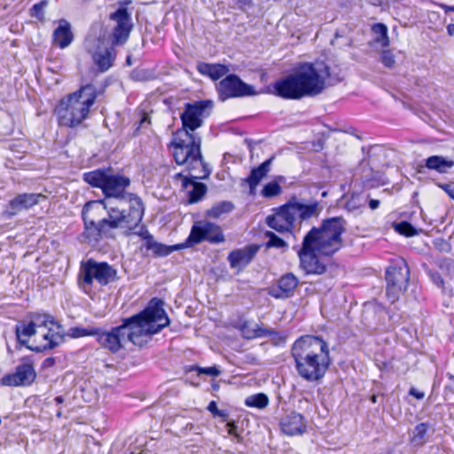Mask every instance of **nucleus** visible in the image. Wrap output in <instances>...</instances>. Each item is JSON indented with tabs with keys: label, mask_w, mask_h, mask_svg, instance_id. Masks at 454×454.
Here are the masks:
<instances>
[{
	"label": "nucleus",
	"mask_w": 454,
	"mask_h": 454,
	"mask_svg": "<svg viewBox=\"0 0 454 454\" xmlns=\"http://www.w3.org/2000/svg\"><path fill=\"white\" fill-rule=\"evenodd\" d=\"M163 305L160 298L153 297L143 310L122 318L120 325L110 330L98 327L97 342L112 354L118 353L123 348L125 337L135 346L144 347L147 343L144 337H152L170 325Z\"/></svg>",
	"instance_id": "1"
},
{
	"label": "nucleus",
	"mask_w": 454,
	"mask_h": 454,
	"mask_svg": "<svg viewBox=\"0 0 454 454\" xmlns=\"http://www.w3.org/2000/svg\"><path fill=\"white\" fill-rule=\"evenodd\" d=\"M347 222L342 216L322 220L304 236L297 252L300 268L305 275H323L333 265L331 258L344 246L342 239Z\"/></svg>",
	"instance_id": "2"
},
{
	"label": "nucleus",
	"mask_w": 454,
	"mask_h": 454,
	"mask_svg": "<svg viewBox=\"0 0 454 454\" xmlns=\"http://www.w3.org/2000/svg\"><path fill=\"white\" fill-rule=\"evenodd\" d=\"M125 202L119 201L116 205H111L104 200L102 205L104 211L107 213L108 225L113 230L121 229L124 236L137 235L144 243L141 249L151 251L153 257H165L174 251L182 249L184 244L167 246L156 241L145 224H141L145 215L144 203L135 194L126 195Z\"/></svg>",
	"instance_id": "3"
},
{
	"label": "nucleus",
	"mask_w": 454,
	"mask_h": 454,
	"mask_svg": "<svg viewBox=\"0 0 454 454\" xmlns=\"http://www.w3.org/2000/svg\"><path fill=\"white\" fill-rule=\"evenodd\" d=\"M290 352L297 375L309 383L321 382L333 364L329 344L321 336H300Z\"/></svg>",
	"instance_id": "4"
},
{
	"label": "nucleus",
	"mask_w": 454,
	"mask_h": 454,
	"mask_svg": "<svg viewBox=\"0 0 454 454\" xmlns=\"http://www.w3.org/2000/svg\"><path fill=\"white\" fill-rule=\"evenodd\" d=\"M214 107L211 99H200L192 103H185L180 120L184 130L189 135L190 141L185 144L180 140L173 142V157L177 165H184L191 173L200 166H203V157L200 151V138L191 132L200 128L204 120L210 116Z\"/></svg>",
	"instance_id": "5"
},
{
	"label": "nucleus",
	"mask_w": 454,
	"mask_h": 454,
	"mask_svg": "<svg viewBox=\"0 0 454 454\" xmlns=\"http://www.w3.org/2000/svg\"><path fill=\"white\" fill-rule=\"evenodd\" d=\"M321 211L318 201L304 204L293 196L283 205L271 208V213L265 218V224L280 234L293 233L297 222L301 224L312 217H318Z\"/></svg>",
	"instance_id": "6"
},
{
	"label": "nucleus",
	"mask_w": 454,
	"mask_h": 454,
	"mask_svg": "<svg viewBox=\"0 0 454 454\" xmlns=\"http://www.w3.org/2000/svg\"><path fill=\"white\" fill-rule=\"evenodd\" d=\"M92 88L79 87L76 91L59 100L53 114L59 127L76 128L89 117L97 98V93Z\"/></svg>",
	"instance_id": "7"
},
{
	"label": "nucleus",
	"mask_w": 454,
	"mask_h": 454,
	"mask_svg": "<svg viewBox=\"0 0 454 454\" xmlns=\"http://www.w3.org/2000/svg\"><path fill=\"white\" fill-rule=\"evenodd\" d=\"M121 279L118 270L107 262L89 258L82 261L77 274L79 289L90 298L96 295V286L106 287Z\"/></svg>",
	"instance_id": "8"
},
{
	"label": "nucleus",
	"mask_w": 454,
	"mask_h": 454,
	"mask_svg": "<svg viewBox=\"0 0 454 454\" xmlns=\"http://www.w3.org/2000/svg\"><path fill=\"white\" fill-rule=\"evenodd\" d=\"M102 205H104V200H91L87 202L82 210L84 225L82 237L89 245H98L104 238H114L112 233L113 229L108 225L107 217L96 221L104 212Z\"/></svg>",
	"instance_id": "9"
},
{
	"label": "nucleus",
	"mask_w": 454,
	"mask_h": 454,
	"mask_svg": "<svg viewBox=\"0 0 454 454\" xmlns=\"http://www.w3.org/2000/svg\"><path fill=\"white\" fill-rule=\"evenodd\" d=\"M410 281V268L403 257L394 258L386 270V294L390 303H395L404 294Z\"/></svg>",
	"instance_id": "10"
},
{
	"label": "nucleus",
	"mask_w": 454,
	"mask_h": 454,
	"mask_svg": "<svg viewBox=\"0 0 454 454\" xmlns=\"http://www.w3.org/2000/svg\"><path fill=\"white\" fill-rule=\"evenodd\" d=\"M328 74V67L324 62L301 63L294 69L292 74L277 81L273 85H323Z\"/></svg>",
	"instance_id": "11"
},
{
	"label": "nucleus",
	"mask_w": 454,
	"mask_h": 454,
	"mask_svg": "<svg viewBox=\"0 0 454 454\" xmlns=\"http://www.w3.org/2000/svg\"><path fill=\"white\" fill-rule=\"evenodd\" d=\"M39 328L35 340V346H27V348L35 352L53 349L62 339L61 325L50 314H38Z\"/></svg>",
	"instance_id": "12"
},
{
	"label": "nucleus",
	"mask_w": 454,
	"mask_h": 454,
	"mask_svg": "<svg viewBox=\"0 0 454 454\" xmlns=\"http://www.w3.org/2000/svg\"><path fill=\"white\" fill-rule=\"evenodd\" d=\"M84 45L99 72L105 73L114 66L116 51L114 47L107 46L104 38L90 35L86 37Z\"/></svg>",
	"instance_id": "13"
},
{
	"label": "nucleus",
	"mask_w": 454,
	"mask_h": 454,
	"mask_svg": "<svg viewBox=\"0 0 454 454\" xmlns=\"http://www.w3.org/2000/svg\"><path fill=\"white\" fill-rule=\"evenodd\" d=\"M36 377L34 356H24L20 359L13 372L1 378L0 384L6 387H29L35 381Z\"/></svg>",
	"instance_id": "14"
},
{
	"label": "nucleus",
	"mask_w": 454,
	"mask_h": 454,
	"mask_svg": "<svg viewBox=\"0 0 454 454\" xmlns=\"http://www.w3.org/2000/svg\"><path fill=\"white\" fill-rule=\"evenodd\" d=\"M110 18L117 23L112 34V46L121 45L126 43L132 29L130 16L127 9L120 8Z\"/></svg>",
	"instance_id": "15"
},
{
	"label": "nucleus",
	"mask_w": 454,
	"mask_h": 454,
	"mask_svg": "<svg viewBox=\"0 0 454 454\" xmlns=\"http://www.w3.org/2000/svg\"><path fill=\"white\" fill-rule=\"evenodd\" d=\"M299 284V278L294 273H285L268 289V294L278 300L291 298L294 295Z\"/></svg>",
	"instance_id": "16"
},
{
	"label": "nucleus",
	"mask_w": 454,
	"mask_h": 454,
	"mask_svg": "<svg viewBox=\"0 0 454 454\" xmlns=\"http://www.w3.org/2000/svg\"><path fill=\"white\" fill-rule=\"evenodd\" d=\"M325 87H270L263 94H272L284 99H301L305 97H315Z\"/></svg>",
	"instance_id": "17"
},
{
	"label": "nucleus",
	"mask_w": 454,
	"mask_h": 454,
	"mask_svg": "<svg viewBox=\"0 0 454 454\" xmlns=\"http://www.w3.org/2000/svg\"><path fill=\"white\" fill-rule=\"evenodd\" d=\"M130 184L129 177L121 175H108L106 184L104 189L106 198H114L119 201L126 200V195L131 194L126 192V188Z\"/></svg>",
	"instance_id": "18"
},
{
	"label": "nucleus",
	"mask_w": 454,
	"mask_h": 454,
	"mask_svg": "<svg viewBox=\"0 0 454 454\" xmlns=\"http://www.w3.org/2000/svg\"><path fill=\"white\" fill-rule=\"evenodd\" d=\"M258 250L257 245H248L231 251L227 256L231 268L239 271L244 270L253 261Z\"/></svg>",
	"instance_id": "19"
},
{
	"label": "nucleus",
	"mask_w": 454,
	"mask_h": 454,
	"mask_svg": "<svg viewBox=\"0 0 454 454\" xmlns=\"http://www.w3.org/2000/svg\"><path fill=\"white\" fill-rule=\"evenodd\" d=\"M205 176H195L192 175L184 176L183 173H177L175 175V179H180L182 181V188L187 189L189 186H192V189L188 192V203L195 204L201 200L206 195L207 187L204 183L197 182L196 179H201Z\"/></svg>",
	"instance_id": "20"
},
{
	"label": "nucleus",
	"mask_w": 454,
	"mask_h": 454,
	"mask_svg": "<svg viewBox=\"0 0 454 454\" xmlns=\"http://www.w3.org/2000/svg\"><path fill=\"white\" fill-rule=\"evenodd\" d=\"M43 193H21L12 199L8 203V215L10 216L17 215L22 210H27L37 204L42 200H46Z\"/></svg>",
	"instance_id": "21"
},
{
	"label": "nucleus",
	"mask_w": 454,
	"mask_h": 454,
	"mask_svg": "<svg viewBox=\"0 0 454 454\" xmlns=\"http://www.w3.org/2000/svg\"><path fill=\"white\" fill-rule=\"evenodd\" d=\"M279 425L281 431L288 436L302 434L307 429L304 416L296 411H291L283 417Z\"/></svg>",
	"instance_id": "22"
},
{
	"label": "nucleus",
	"mask_w": 454,
	"mask_h": 454,
	"mask_svg": "<svg viewBox=\"0 0 454 454\" xmlns=\"http://www.w3.org/2000/svg\"><path fill=\"white\" fill-rule=\"evenodd\" d=\"M218 98L221 101H225L231 98L252 97L263 94L270 87H217Z\"/></svg>",
	"instance_id": "23"
},
{
	"label": "nucleus",
	"mask_w": 454,
	"mask_h": 454,
	"mask_svg": "<svg viewBox=\"0 0 454 454\" xmlns=\"http://www.w3.org/2000/svg\"><path fill=\"white\" fill-rule=\"evenodd\" d=\"M38 328V314L34 316V321H30L27 324L20 323L16 325L15 333L18 340L26 348H27V346H30L28 344L29 339L32 336H37Z\"/></svg>",
	"instance_id": "24"
},
{
	"label": "nucleus",
	"mask_w": 454,
	"mask_h": 454,
	"mask_svg": "<svg viewBox=\"0 0 454 454\" xmlns=\"http://www.w3.org/2000/svg\"><path fill=\"white\" fill-rule=\"evenodd\" d=\"M53 42L61 49L67 48L74 40L71 25L66 20H60L59 27L53 32Z\"/></svg>",
	"instance_id": "25"
},
{
	"label": "nucleus",
	"mask_w": 454,
	"mask_h": 454,
	"mask_svg": "<svg viewBox=\"0 0 454 454\" xmlns=\"http://www.w3.org/2000/svg\"><path fill=\"white\" fill-rule=\"evenodd\" d=\"M372 35L369 43L372 47L385 49L389 46V37L387 27L383 23H375L371 27Z\"/></svg>",
	"instance_id": "26"
},
{
	"label": "nucleus",
	"mask_w": 454,
	"mask_h": 454,
	"mask_svg": "<svg viewBox=\"0 0 454 454\" xmlns=\"http://www.w3.org/2000/svg\"><path fill=\"white\" fill-rule=\"evenodd\" d=\"M198 71L211 78L212 81H217L230 72V67L223 64H210L200 62L197 66Z\"/></svg>",
	"instance_id": "27"
},
{
	"label": "nucleus",
	"mask_w": 454,
	"mask_h": 454,
	"mask_svg": "<svg viewBox=\"0 0 454 454\" xmlns=\"http://www.w3.org/2000/svg\"><path fill=\"white\" fill-rule=\"evenodd\" d=\"M272 157L262 162L258 167L254 168L249 176L245 179L251 191L254 190L261 180L270 172V166Z\"/></svg>",
	"instance_id": "28"
},
{
	"label": "nucleus",
	"mask_w": 454,
	"mask_h": 454,
	"mask_svg": "<svg viewBox=\"0 0 454 454\" xmlns=\"http://www.w3.org/2000/svg\"><path fill=\"white\" fill-rule=\"evenodd\" d=\"M207 221L200 222V223H195L192 226L190 234L184 243V247H187L192 245H197L203 241H207Z\"/></svg>",
	"instance_id": "29"
},
{
	"label": "nucleus",
	"mask_w": 454,
	"mask_h": 454,
	"mask_svg": "<svg viewBox=\"0 0 454 454\" xmlns=\"http://www.w3.org/2000/svg\"><path fill=\"white\" fill-rule=\"evenodd\" d=\"M107 177V171L104 168L94 169L83 174V180L90 186L101 189L102 192L106 187Z\"/></svg>",
	"instance_id": "30"
},
{
	"label": "nucleus",
	"mask_w": 454,
	"mask_h": 454,
	"mask_svg": "<svg viewBox=\"0 0 454 454\" xmlns=\"http://www.w3.org/2000/svg\"><path fill=\"white\" fill-rule=\"evenodd\" d=\"M453 166L454 160L440 155L430 156L425 160V167L427 169L434 170L441 174L447 173Z\"/></svg>",
	"instance_id": "31"
},
{
	"label": "nucleus",
	"mask_w": 454,
	"mask_h": 454,
	"mask_svg": "<svg viewBox=\"0 0 454 454\" xmlns=\"http://www.w3.org/2000/svg\"><path fill=\"white\" fill-rule=\"evenodd\" d=\"M429 427L430 426L427 422L419 423L410 436V443L415 447L424 446L427 442V434Z\"/></svg>",
	"instance_id": "32"
},
{
	"label": "nucleus",
	"mask_w": 454,
	"mask_h": 454,
	"mask_svg": "<svg viewBox=\"0 0 454 454\" xmlns=\"http://www.w3.org/2000/svg\"><path fill=\"white\" fill-rule=\"evenodd\" d=\"M207 242L210 244H221L225 241V236L221 226L207 221Z\"/></svg>",
	"instance_id": "33"
},
{
	"label": "nucleus",
	"mask_w": 454,
	"mask_h": 454,
	"mask_svg": "<svg viewBox=\"0 0 454 454\" xmlns=\"http://www.w3.org/2000/svg\"><path fill=\"white\" fill-rule=\"evenodd\" d=\"M234 205L231 201L223 200L215 203L207 210V215L212 218H218L223 214L230 213L233 210Z\"/></svg>",
	"instance_id": "34"
},
{
	"label": "nucleus",
	"mask_w": 454,
	"mask_h": 454,
	"mask_svg": "<svg viewBox=\"0 0 454 454\" xmlns=\"http://www.w3.org/2000/svg\"><path fill=\"white\" fill-rule=\"evenodd\" d=\"M245 404L247 407H253L257 409H264L269 404V398L267 395L263 393H258L248 396L245 400Z\"/></svg>",
	"instance_id": "35"
},
{
	"label": "nucleus",
	"mask_w": 454,
	"mask_h": 454,
	"mask_svg": "<svg viewBox=\"0 0 454 454\" xmlns=\"http://www.w3.org/2000/svg\"><path fill=\"white\" fill-rule=\"evenodd\" d=\"M98 333V327L84 328L82 326H74L70 328L69 336L74 339L93 336L96 338Z\"/></svg>",
	"instance_id": "36"
},
{
	"label": "nucleus",
	"mask_w": 454,
	"mask_h": 454,
	"mask_svg": "<svg viewBox=\"0 0 454 454\" xmlns=\"http://www.w3.org/2000/svg\"><path fill=\"white\" fill-rule=\"evenodd\" d=\"M395 229L398 233L407 238L414 237L419 233V231L407 221H402L398 223L395 224Z\"/></svg>",
	"instance_id": "37"
},
{
	"label": "nucleus",
	"mask_w": 454,
	"mask_h": 454,
	"mask_svg": "<svg viewBox=\"0 0 454 454\" xmlns=\"http://www.w3.org/2000/svg\"><path fill=\"white\" fill-rule=\"evenodd\" d=\"M261 192L264 198H273L278 196L282 192V188L277 181H272L267 183Z\"/></svg>",
	"instance_id": "38"
},
{
	"label": "nucleus",
	"mask_w": 454,
	"mask_h": 454,
	"mask_svg": "<svg viewBox=\"0 0 454 454\" xmlns=\"http://www.w3.org/2000/svg\"><path fill=\"white\" fill-rule=\"evenodd\" d=\"M265 237L269 239L266 242V247H276V248H285L287 247V243L280 237H278L276 233L270 231H267L265 232Z\"/></svg>",
	"instance_id": "39"
},
{
	"label": "nucleus",
	"mask_w": 454,
	"mask_h": 454,
	"mask_svg": "<svg viewBox=\"0 0 454 454\" xmlns=\"http://www.w3.org/2000/svg\"><path fill=\"white\" fill-rule=\"evenodd\" d=\"M48 5L47 0H42L37 4H35L29 10L31 17L37 19L39 21L43 22L45 20L44 10Z\"/></svg>",
	"instance_id": "40"
},
{
	"label": "nucleus",
	"mask_w": 454,
	"mask_h": 454,
	"mask_svg": "<svg viewBox=\"0 0 454 454\" xmlns=\"http://www.w3.org/2000/svg\"><path fill=\"white\" fill-rule=\"evenodd\" d=\"M227 433L232 437V440L237 443H243L244 437L241 435L238 429L237 423L234 420L227 421L226 423Z\"/></svg>",
	"instance_id": "41"
},
{
	"label": "nucleus",
	"mask_w": 454,
	"mask_h": 454,
	"mask_svg": "<svg viewBox=\"0 0 454 454\" xmlns=\"http://www.w3.org/2000/svg\"><path fill=\"white\" fill-rule=\"evenodd\" d=\"M278 333L273 329L265 328L262 325H256L254 328H253V339L262 338V337H271L277 336Z\"/></svg>",
	"instance_id": "42"
},
{
	"label": "nucleus",
	"mask_w": 454,
	"mask_h": 454,
	"mask_svg": "<svg viewBox=\"0 0 454 454\" xmlns=\"http://www.w3.org/2000/svg\"><path fill=\"white\" fill-rule=\"evenodd\" d=\"M190 371L196 372L198 374H207L213 377H217L221 374V371L215 365L209 367H200L198 365H194L190 368Z\"/></svg>",
	"instance_id": "43"
},
{
	"label": "nucleus",
	"mask_w": 454,
	"mask_h": 454,
	"mask_svg": "<svg viewBox=\"0 0 454 454\" xmlns=\"http://www.w3.org/2000/svg\"><path fill=\"white\" fill-rule=\"evenodd\" d=\"M218 85H248L240 80L236 74H228Z\"/></svg>",
	"instance_id": "44"
},
{
	"label": "nucleus",
	"mask_w": 454,
	"mask_h": 454,
	"mask_svg": "<svg viewBox=\"0 0 454 454\" xmlns=\"http://www.w3.org/2000/svg\"><path fill=\"white\" fill-rule=\"evenodd\" d=\"M235 327L240 331L245 339L253 340V328L249 326V323L247 321H243L240 325H235Z\"/></svg>",
	"instance_id": "45"
},
{
	"label": "nucleus",
	"mask_w": 454,
	"mask_h": 454,
	"mask_svg": "<svg viewBox=\"0 0 454 454\" xmlns=\"http://www.w3.org/2000/svg\"><path fill=\"white\" fill-rule=\"evenodd\" d=\"M381 61L387 67H394L395 60V56L391 51H383L381 55Z\"/></svg>",
	"instance_id": "46"
},
{
	"label": "nucleus",
	"mask_w": 454,
	"mask_h": 454,
	"mask_svg": "<svg viewBox=\"0 0 454 454\" xmlns=\"http://www.w3.org/2000/svg\"><path fill=\"white\" fill-rule=\"evenodd\" d=\"M428 275L434 285H436L438 287L442 288V290L445 288L444 279L439 272L429 271Z\"/></svg>",
	"instance_id": "47"
},
{
	"label": "nucleus",
	"mask_w": 454,
	"mask_h": 454,
	"mask_svg": "<svg viewBox=\"0 0 454 454\" xmlns=\"http://www.w3.org/2000/svg\"><path fill=\"white\" fill-rule=\"evenodd\" d=\"M145 122H147L148 124L151 123L148 114L146 113H144L142 117L140 118L139 121L135 123L136 128H135L134 135H137L139 133L140 129L142 128L143 124Z\"/></svg>",
	"instance_id": "48"
},
{
	"label": "nucleus",
	"mask_w": 454,
	"mask_h": 454,
	"mask_svg": "<svg viewBox=\"0 0 454 454\" xmlns=\"http://www.w3.org/2000/svg\"><path fill=\"white\" fill-rule=\"evenodd\" d=\"M55 364H56V358L53 356H49L42 362L41 368L43 370L48 369V368L53 367L55 365Z\"/></svg>",
	"instance_id": "49"
},
{
	"label": "nucleus",
	"mask_w": 454,
	"mask_h": 454,
	"mask_svg": "<svg viewBox=\"0 0 454 454\" xmlns=\"http://www.w3.org/2000/svg\"><path fill=\"white\" fill-rule=\"evenodd\" d=\"M207 410L212 414L214 418H216V414L220 411L217 407V403L215 401H211L208 403Z\"/></svg>",
	"instance_id": "50"
},
{
	"label": "nucleus",
	"mask_w": 454,
	"mask_h": 454,
	"mask_svg": "<svg viewBox=\"0 0 454 454\" xmlns=\"http://www.w3.org/2000/svg\"><path fill=\"white\" fill-rule=\"evenodd\" d=\"M409 395L415 397L418 400H421L425 397V393L422 391L417 390L415 387H411L409 390Z\"/></svg>",
	"instance_id": "51"
},
{
	"label": "nucleus",
	"mask_w": 454,
	"mask_h": 454,
	"mask_svg": "<svg viewBox=\"0 0 454 454\" xmlns=\"http://www.w3.org/2000/svg\"><path fill=\"white\" fill-rule=\"evenodd\" d=\"M446 193L454 200V184H447L443 186Z\"/></svg>",
	"instance_id": "52"
},
{
	"label": "nucleus",
	"mask_w": 454,
	"mask_h": 454,
	"mask_svg": "<svg viewBox=\"0 0 454 454\" xmlns=\"http://www.w3.org/2000/svg\"><path fill=\"white\" fill-rule=\"evenodd\" d=\"M216 417L221 418L222 421L225 422L228 419L229 413L225 410H220L218 413L216 414Z\"/></svg>",
	"instance_id": "53"
},
{
	"label": "nucleus",
	"mask_w": 454,
	"mask_h": 454,
	"mask_svg": "<svg viewBox=\"0 0 454 454\" xmlns=\"http://www.w3.org/2000/svg\"><path fill=\"white\" fill-rule=\"evenodd\" d=\"M370 3L375 6H380L383 4H388L391 0H369Z\"/></svg>",
	"instance_id": "54"
},
{
	"label": "nucleus",
	"mask_w": 454,
	"mask_h": 454,
	"mask_svg": "<svg viewBox=\"0 0 454 454\" xmlns=\"http://www.w3.org/2000/svg\"><path fill=\"white\" fill-rule=\"evenodd\" d=\"M380 206V200L372 199L369 200V207L371 209L374 210L378 208Z\"/></svg>",
	"instance_id": "55"
},
{
	"label": "nucleus",
	"mask_w": 454,
	"mask_h": 454,
	"mask_svg": "<svg viewBox=\"0 0 454 454\" xmlns=\"http://www.w3.org/2000/svg\"><path fill=\"white\" fill-rule=\"evenodd\" d=\"M439 245L441 246L440 250L442 251L448 252L450 250V245L443 240H441Z\"/></svg>",
	"instance_id": "56"
},
{
	"label": "nucleus",
	"mask_w": 454,
	"mask_h": 454,
	"mask_svg": "<svg viewBox=\"0 0 454 454\" xmlns=\"http://www.w3.org/2000/svg\"><path fill=\"white\" fill-rule=\"evenodd\" d=\"M353 45V40L351 38H346L345 42L341 44V46H352Z\"/></svg>",
	"instance_id": "57"
},
{
	"label": "nucleus",
	"mask_w": 454,
	"mask_h": 454,
	"mask_svg": "<svg viewBox=\"0 0 454 454\" xmlns=\"http://www.w3.org/2000/svg\"><path fill=\"white\" fill-rule=\"evenodd\" d=\"M54 402L56 403V404H61L64 402V398L61 395L56 396L54 398Z\"/></svg>",
	"instance_id": "58"
},
{
	"label": "nucleus",
	"mask_w": 454,
	"mask_h": 454,
	"mask_svg": "<svg viewBox=\"0 0 454 454\" xmlns=\"http://www.w3.org/2000/svg\"><path fill=\"white\" fill-rule=\"evenodd\" d=\"M447 30L450 35H454V24L448 25Z\"/></svg>",
	"instance_id": "59"
},
{
	"label": "nucleus",
	"mask_w": 454,
	"mask_h": 454,
	"mask_svg": "<svg viewBox=\"0 0 454 454\" xmlns=\"http://www.w3.org/2000/svg\"><path fill=\"white\" fill-rule=\"evenodd\" d=\"M339 37H341V36L340 35L339 32H336V33H335V38H334V40L332 42V43H333V45L337 44V40H338V38H339Z\"/></svg>",
	"instance_id": "60"
},
{
	"label": "nucleus",
	"mask_w": 454,
	"mask_h": 454,
	"mask_svg": "<svg viewBox=\"0 0 454 454\" xmlns=\"http://www.w3.org/2000/svg\"><path fill=\"white\" fill-rule=\"evenodd\" d=\"M377 399H378V396L376 395H372L370 398L371 402L372 403H377Z\"/></svg>",
	"instance_id": "61"
},
{
	"label": "nucleus",
	"mask_w": 454,
	"mask_h": 454,
	"mask_svg": "<svg viewBox=\"0 0 454 454\" xmlns=\"http://www.w3.org/2000/svg\"><path fill=\"white\" fill-rule=\"evenodd\" d=\"M212 387H213L214 390L217 391L219 389V385L218 384H213Z\"/></svg>",
	"instance_id": "62"
},
{
	"label": "nucleus",
	"mask_w": 454,
	"mask_h": 454,
	"mask_svg": "<svg viewBox=\"0 0 454 454\" xmlns=\"http://www.w3.org/2000/svg\"><path fill=\"white\" fill-rule=\"evenodd\" d=\"M56 416H57L58 418H61V417H62V411H61L60 410H59V411H57V413H56Z\"/></svg>",
	"instance_id": "63"
},
{
	"label": "nucleus",
	"mask_w": 454,
	"mask_h": 454,
	"mask_svg": "<svg viewBox=\"0 0 454 454\" xmlns=\"http://www.w3.org/2000/svg\"><path fill=\"white\" fill-rule=\"evenodd\" d=\"M450 11L454 12V5L449 8Z\"/></svg>",
	"instance_id": "64"
}]
</instances>
